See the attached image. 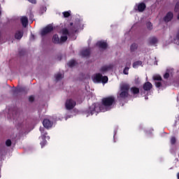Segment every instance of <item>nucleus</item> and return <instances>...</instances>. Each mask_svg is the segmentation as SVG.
Listing matches in <instances>:
<instances>
[{"instance_id":"obj_15","label":"nucleus","mask_w":179,"mask_h":179,"mask_svg":"<svg viewBox=\"0 0 179 179\" xmlns=\"http://www.w3.org/2000/svg\"><path fill=\"white\" fill-rule=\"evenodd\" d=\"M80 55L83 58H85L86 57H90V49L83 50L80 52Z\"/></svg>"},{"instance_id":"obj_21","label":"nucleus","mask_w":179,"mask_h":179,"mask_svg":"<svg viewBox=\"0 0 179 179\" xmlns=\"http://www.w3.org/2000/svg\"><path fill=\"white\" fill-rule=\"evenodd\" d=\"M141 65H142V61L138 60V61L134 62L133 63V68L136 69L138 68V66H141Z\"/></svg>"},{"instance_id":"obj_26","label":"nucleus","mask_w":179,"mask_h":179,"mask_svg":"<svg viewBox=\"0 0 179 179\" xmlns=\"http://www.w3.org/2000/svg\"><path fill=\"white\" fill-rule=\"evenodd\" d=\"M147 29H148V30H153V24L150 22H147Z\"/></svg>"},{"instance_id":"obj_39","label":"nucleus","mask_w":179,"mask_h":179,"mask_svg":"<svg viewBox=\"0 0 179 179\" xmlns=\"http://www.w3.org/2000/svg\"><path fill=\"white\" fill-rule=\"evenodd\" d=\"M176 40H178V41H179V30L176 34Z\"/></svg>"},{"instance_id":"obj_28","label":"nucleus","mask_w":179,"mask_h":179,"mask_svg":"<svg viewBox=\"0 0 179 179\" xmlns=\"http://www.w3.org/2000/svg\"><path fill=\"white\" fill-rule=\"evenodd\" d=\"M55 79L56 80H61L62 79V74L61 73L56 74Z\"/></svg>"},{"instance_id":"obj_11","label":"nucleus","mask_w":179,"mask_h":179,"mask_svg":"<svg viewBox=\"0 0 179 179\" xmlns=\"http://www.w3.org/2000/svg\"><path fill=\"white\" fill-rule=\"evenodd\" d=\"M96 46L99 47V48H101V50H106L108 44L106 43V42L99 41L96 43Z\"/></svg>"},{"instance_id":"obj_7","label":"nucleus","mask_w":179,"mask_h":179,"mask_svg":"<svg viewBox=\"0 0 179 179\" xmlns=\"http://www.w3.org/2000/svg\"><path fill=\"white\" fill-rule=\"evenodd\" d=\"M76 106V101H73V99H67L65 103V107L66 110H73L75 106Z\"/></svg>"},{"instance_id":"obj_17","label":"nucleus","mask_w":179,"mask_h":179,"mask_svg":"<svg viewBox=\"0 0 179 179\" xmlns=\"http://www.w3.org/2000/svg\"><path fill=\"white\" fill-rule=\"evenodd\" d=\"M52 43H54V44H60L59 37L58 36V34L53 35Z\"/></svg>"},{"instance_id":"obj_40","label":"nucleus","mask_w":179,"mask_h":179,"mask_svg":"<svg viewBox=\"0 0 179 179\" xmlns=\"http://www.w3.org/2000/svg\"><path fill=\"white\" fill-rule=\"evenodd\" d=\"M177 20H179V11L178 12Z\"/></svg>"},{"instance_id":"obj_33","label":"nucleus","mask_w":179,"mask_h":179,"mask_svg":"<svg viewBox=\"0 0 179 179\" xmlns=\"http://www.w3.org/2000/svg\"><path fill=\"white\" fill-rule=\"evenodd\" d=\"M176 142V137L173 136L171 138V145H175Z\"/></svg>"},{"instance_id":"obj_19","label":"nucleus","mask_w":179,"mask_h":179,"mask_svg":"<svg viewBox=\"0 0 179 179\" xmlns=\"http://www.w3.org/2000/svg\"><path fill=\"white\" fill-rule=\"evenodd\" d=\"M130 90L132 94H139V89L136 87H132Z\"/></svg>"},{"instance_id":"obj_29","label":"nucleus","mask_w":179,"mask_h":179,"mask_svg":"<svg viewBox=\"0 0 179 179\" xmlns=\"http://www.w3.org/2000/svg\"><path fill=\"white\" fill-rule=\"evenodd\" d=\"M62 34H63V36H69V31L68 29H64L62 31Z\"/></svg>"},{"instance_id":"obj_4","label":"nucleus","mask_w":179,"mask_h":179,"mask_svg":"<svg viewBox=\"0 0 179 179\" xmlns=\"http://www.w3.org/2000/svg\"><path fill=\"white\" fill-rule=\"evenodd\" d=\"M115 103V97L110 96L102 99V104L104 107H111Z\"/></svg>"},{"instance_id":"obj_38","label":"nucleus","mask_w":179,"mask_h":179,"mask_svg":"<svg viewBox=\"0 0 179 179\" xmlns=\"http://www.w3.org/2000/svg\"><path fill=\"white\" fill-rule=\"evenodd\" d=\"M126 66H127L128 68H129V66H131V61H129L126 63Z\"/></svg>"},{"instance_id":"obj_1","label":"nucleus","mask_w":179,"mask_h":179,"mask_svg":"<svg viewBox=\"0 0 179 179\" xmlns=\"http://www.w3.org/2000/svg\"><path fill=\"white\" fill-rule=\"evenodd\" d=\"M129 85L128 84H123L120 86V93L119 94V96H117L118 98L125 99L128 96H129Z\"/></svg>"},{"instance_id":"obj_23","label":"nucleus","mask_w":179,"mask_h":179,"mask_svg":"<svg viewBox=\"0 0 179 179\" xmlns=\"http://www.w3.org/2000/svg\"><path fill=\"white\" fill-rule=\"evenodd\" d=\"M76 64V62L75 60H71L67 63L68 66L70 68H73Z\"/></svg>"},{"instance_id":"obj_43","label":"nucleus","mask_w":179,"mask_h":179,"mask_svg":"<svg viewBox=\"0 0 179 179\" xmlns=\"http://www.w3.org/2000/svg\"><path fill=\"white\" fill-rule=\"evenodd\" d=\"M0 15H1V11H0Z\"/></svg>"},{"instance_id":"obj_16","label":"nucleus","mask_w":179,"mask_h":179,"mask_svg":"<svg viewBox=\"0 0 179 179\" xmlns=\"http://www.w3.org/2000/svg\"><path fill=\"white\" fill-rule=\"evenodd\" d=\"M20 20L23 27H27V24H29V19L27 18V17H22Z\"/></svg>"},{"instance_id":"obj_18","label":"nucleus","mask_w":179,"mask_h":179,"mask_svg":"<svg viewBox=\"0 0 179 179\" xmlns=\"http://www.w3.org/2000/svg\"><path fill=\"white\" fill-rule=\"evenodd\" d=\"M138 50V44L137 43H132L130 46V51L131 52H135Z\"/></svg>"},{"instance_id":"obj_24","label":"nucleus","mask_w":179,"mask_h":179,"mask_svg":"<svg viewBox=\"0 0 179 179\" xmlns=\"http://www.w3.org/2000/svg\"><path fill=\"white\" fill-rule=\"evenodd\" d=\"M66 40H68V36H61L60 39H59V43L61 44V43H65V41H66Z\"/></svg>"},{"instance_id":"obj_13","label":"nucleus","mask_w":179,"mask_h":179,"mask_svg":"<svg viewBox=\"0 0 179 179\" xmlns=\"http://www.w3.org/2000/svg\"><path fill=\"white\" fill-rule=\"evenodd\" d=\"M159 40L156 36H152L149 38L148 39V44L149 45H155V44H157Z\"/></svg>"},{"instance_id":"obj_32","label":"nucleus","mask_w":179,"mask_h":179,"mask_svg":"<svg viewBox=\"0 0 179 179\" xmlns=\"http://www.w3.org/2000/svg\"><path fill=\"white\" fill-rule=\"evenodd\" d=\"M6 146H11L12 145V141L10 139H8L6 141Z\"/></svg>"},{"instance_id":"obj_30","label":"nucleus","mask_w":179,"mask_h":179,"mask_svg":"<svg viewBox=\"0 0 179 179\" xmlns=\"http://www.w3.org/2000/svg\"><path fill=\"white\" fill-rule=\"evenodd\" d=\"M63 15L64 17H69L71 16V13L69 11H65L63 13Z\"/></svg>"},{"instance_id":"obj_36","label":"nucleus","mask_w":179,"mask_h":179,"mask_svg":"<svg viewBox=\"0 0 179 179\" xmlns=\"http://www.w3.org/2000/svg\"><path fill=\"white\" fill-rule=\"evenodd\" d=\"M169 78H170V74L169 73H166L164 75V79H169Z\"/></svg>"},{"instance_id":"obj_42","label":"nucleus","mask_w":179,"mask_h":179,"mask_svg":"<svg viewBox=\"0 0 179 179\" xmlns=\"http://www.w3.org/2000/svg\"><path fill=\"white\" fill-rule=\"evenodd\" d=\"M70 26H73V22H71Z\"/></svg>"},{"instance_id":"obj_34","label":"nucleus","mask_w":179,"mask_h":179,"mask_svg":"<svg viewBox=\"0 0 179 179\" xmlns=\"http://www.w3.org/2000/svg\"><path fill=\"white\" fill-rule=\"evenodd\" d=\"M34 100H35V98H34V96L33 95L29 96V101L30 103H33V101H34Z\"/></svg>"},{"instance_id":"obj_31","label":"nucleus","mask_w":179,"mask_h":179,"mask_svg":"<svg viewBox=\"0 0 179 179\" xmlns=\"http://www.w3.org/2000/svg\"><path fill=\"white\" fill-rule=\"evenodd\" d=\"M129 71V67L126 66V67L124 68V69L123 70V73H124V75H128Z\"/></svg>"},{"instance_id":"obj_37","label":"nucleus","mask_w":179,"mask_h":179,"mask_svg":"<svg viewBox=\"0 0 179 179\" xmlns=\"http://www.w3.org/2000/svg\"><path fill=\"white\" fill-rule=\"evenodd\" d=\"M28 1L31 3H37V1L36 0H28Z\"/></svg>"},{"instance_id":"obj_10","label":"nucleus","mask_w":179,"mask_h":179,"mask_svg":"<svg viewBox=\"0 0 179 179\" xmlns=\"http://www.w3.org/2000/svg\"><path fill=\"white\" fill-rule=\"evenodd\" d=\"M113 66H113V64L103 66L100 69V72H102V73H104V72H108V71H111Z\"/></svg>"},{"instance_id":"obj_6","label":"nucleus","mask_w":179,"mask_h":179,"mask_svg":"<svg viewBox=\"0 0 179 179\" xmlns=\"http://www.w3.org/2000/svg\"><path fill=\"white\" fill-rule=\"evenodd\" d=\"M54 31V27L52 24H48L41 31V35L42 36H47V34Z\"/></svg>"},{"instance_id":"obj_27","label":"nucleus","mask_w":179,"mask_h":179,"mask_svg":"<svg viewBox=\"0 0 179 179\" xmlns=\"http://www.w3.org/2000/svg\"><path fill=\"white\" fill-rule=\"evenodd\" d=\"M154 80H163V78H162V76L160 75H156L153 76Z\"/></svg>"},{"instance_id":"obj_20","label":"nucleus","mask_w":179,"mask_h":179,"mask_svg":"<svg viewBox=\"0 0 179 179\" xmlns=\"http://www.w3.org/2000/svg\"><path fill=\"white\" fill-rule=\"evenodd\" d=\"M16 92L18 93H26L27 94V90H26L25 87H20L17 89Z\"/></svg>"},{"instance_id":"obj_22","label":"nucleus","mask_w":179,"mask_h":179,"mask_svg":"<svg viewBox=\"0 0 179 179\" xmlns=\"http://www.w3.org/2000/svg\"><path fill=\"white\" fill-rule=\"evenodd\" d=\"M40 131L41 133V136H43V138L44 139H45V138H47V135H48V134L46 131H45L44 128H40Z\"/></svg>"},{"instance_id":"obj_41","label":"nucleus","mask_w":179,"mask_h":179,"mask_svg":"<svg viewBox=\"0 0 179 179\" xmlns=\"http://www.w3.org/2000/svg\"><path fill=\"white\" fill-rule=\"evenodd\" d=\"M177 178L179 179V172L177 173Z\"/></svg>"},{"instance_id":"obj_35","label":"nucleus","mask_w":179,"mask_h":179,"mask_svg":"<svg viewBox=\"0 0 179 179\" xmlns=\"http://www.w3.org/2000/svg\"><path fill=\"white\" fill-rule=\"evenodd\" d=\"M156 87H162V83L161 82H155Z\"/></svg>"},{"instance_id":"obj_2","label":"nucleus","mask_w":179,"mask_h":179,"mask_svg":"<svg viewBox=\"0 0 179 179\" xmlns=\"http://www.w3.org/2000/svg\"><path fill=\"white\" fill-rule=\"evenodd\" d=\"M101 110V107L96 106L95 103L92 104L91 106L89 107L88 110H85L84 112V115H86V117H89V115H93V114H99V110Z\"/></svg>"},{"instance_id":"obj_25","label":"nucleus","mask_w":179,"mask_h":179,"mask_svg":"<svg viewBox=\"0 0 179 179\" xmlns=\"http://www.w3.org/2000/svg\"><path fill=\"white\" fill-rule=\"evenodd\" d=\"M174 12H175L176 13H179V1H178V2L176 3V4L175 5Z\"/></svg>"},{"instance_id":"obj_14","label":"nucleus","mask_w":179,"mask_h":179,"mask_svg":"<svg viewBox=\"0 0 179 179\" xmlns=\"http://www.w3.org/2000/svg\"><path fill=\"white\" fill-rule=\"evenodd\" d=\"M23 34H24L23 30H17L15 34V38L16 40H22V38L23 37Z\"/></svg>"},{"instance_id":"obj_12","label":"nucleus","mask_w":179,"mask_h":179,"mask_svg":"<svg viewBox=\"0 0 179 179\" xmlns=\"http://www.w3.org/2000/svg\"><path fill=\"white\" fill-rule=\"evenodd\" d=\"M153 87V85L150 83V82H146L143 85V89L145 92H149V90H151Z\"/></svg>"},{"instance_id":"obj_5","label":"nucleus","mask_w":179,"mask_h":179,"mask_svg":"<svg viewBox=\"0 0 179 179\" xmlns=\"http://www.w3.org/2000/svg\"><path fill=\"white\" fill-rule=\"evenodd\" d=\"M146 10V3L145 2L137 3L134 6V10L136 12L142 13Z\"/></svg>"},{"instance_id":"obj_3","label":"nucleus","mask_w":179,"mask_h":179,"mask_svg":"<svg viewBox=\"0 0 179 179\" xmlns=\"http://www.w3.org/2000/svg\"><path fill=\"white\" fill-rule=\"evenodd\" d=\"M93 82L96 83H107L108 82V77L107 76H103L101 73H98L94 76Z\"/></svg>"},{"instance_id":"obj_8","label":"nucleus","mask_w":179,"mask_h":179,"mask_svg":"<svg viewBox=\"0 0 179 179\" xmlns=\"http://www.w3.org/2000/svg\"><path fill=\"white\" fill-rule=\"evenodd\" d=\"M173 17H174V14L173 13V12L169 11L164 17V21L165 22V23H169V22H171V20H173Z\"/></svg>"},{"instance_id":"obj_9","label":"nucleus","mask_w":179,"mask_h":179,"mask_svg":"<svg viewBox=\"0 0 179 179\" xmlns=\"http://www.w3.org/2000/svg\"><path fill=\"white\" fill-rule=\"evenodd\" d=\"M53 124L54 123L50 122V120L48 119H45L43 121V125L45 128H46V129H50V128H52Z\"/></svg>"}]
</instances>
